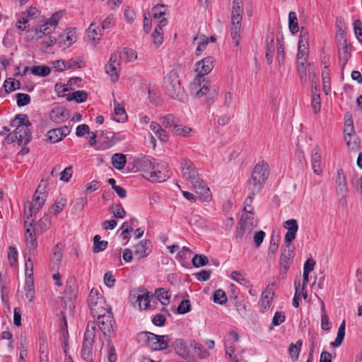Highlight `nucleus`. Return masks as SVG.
Wrapping results in <instances>:
<instances>
[{
  "mask_svg": "<svg viewBox=\"0 0 362 362\" xmlns=\"http://www.w3.org/2000/svg\"><path fill=\"white\" fill-rule=\"evenodd\" d=\"M103 30L99 26H96L95 23H92L88 28L87 35L95 45L99 42L103 36Z\"/></svg>",
  "mask_w": 362,
  "mask_h": 362,
  "instance_id": "obj_28",
  "label": "nucleus"
},
{
  "mask_svg": "<svg viewBox=\"0 0 362 362\" xmlns=\"http://www.w3.org/2000/svg\"><path fill=\"white\" fill-rule=\"evenodd\" d=\"M230 278L242 285H246L248 283V281L245 279V275L238 271L233 272L230 274Z\"/></svg>",
  "mask_w": 362,
  "mask_h": 362,
  "instance_id": "obj_60",
  "label": "nucleus"
},
{
  "mask_svg": "<svg viewBox=\"0 0 362 362\" xmlns=\"http://www.w3.org/2000/svg\"><path fill=\"white\" fill-rule=\"evenodd\" d=\"M139 165L141 169L148 175V179L151 182H161L170 177L167 172L160 170L158 165H156L148 158H143Z\"/></svg>",
  "mask_w": 362,
  "mask_h": 362,
  "instance_id": "obj_6",
  "label": "nucleus"
},
{
  "mask_svg": "<svg viewBox=\"0 0 362 362\" xmlns=\"http://www.w3.org/2000/svg\"><path fill=\"white\" fill-rule=\"evenodd\" d=\"M18 251L14 247H9L8 249V261L11 267H14L18 263Z\"/></svg>",
  "mask_w": 362,
  "mask_h": 362,
  "instance_id": "obj_44",
  "label": "nucleus"
},
{
  "mask_svg": "<svg viewBox=\"0 0 362 362\" xmlns=\"http://www.w3.org/2000/svg\"><path fill=\"white\" fill-rule=\"evenodd\" d=\"M30 125V122L26 115H16L11 123V126L15 127V129L7 136L8 142H17L18 145L28 144L32 137Z\"/></svg>",
  "mask_w": 362,
  "mask_h": 362,
  "instance_id": "obj_1",
  "label": "nucleus"
},
{
  "mask_svg": "<svg viewBox=\"0 0 362 362\" xmlns=\"http://www.w3.org/2000/svg\"><path fill=\"white\" fill-rule=\"evenodd\" d=\"M164 86L168 94L173 98L184 102L187 95L180 86L177 73L173 70L165 78Z\"/></svg>",
  "mask_w": 362,
  "mask_h": 362,
  "instance_id": "obj_5",
  "label": "nucleus"
},
{
  "mask_svg": "<svg viewBox=\"0 0 362 362\" xmlns=\"http://www.w3.org/2000/svg\"><path fill=\"white\" fill-rule=\"evenodd\" d=\"M115 116L114 119L117 122H124L127 118V115L124 108L120 106L119 104L115 102Z\"/></svg>",
  "mask_w": 362,
  "mask_h": 362,
  "instance_id": "obj_33",
  "label": "nucleus"
},
{
  "mask_svg": "<svg viewBox=\"0 0 362 362\" xmlns=\"http://www.w3.org/2000/svg\"><path fill=\"white\" fill-rule=\"evenodd\" d=\"M155 294L158 300L163 305H167L170 302L171 293L163 288H157Z\"/></svg>",
  "mask_w": 362,
  "mask_h": 362,
  "instance_id": "obj_30",
  "label": "nucleus"
},
{
  "mask_svg": "<svg viewBox=\"0 0 362 362\" xmlns=\"http://www.w3.org/2000/svg\"><path fill=\"white\" fill-rule=\"evenodd\" d=\"M116 133L113 132H102L100 136H99V140L101 141V144L98 146H95L96 150L107 149L114 145L115 136Z\"/></svg>",
  "mask_w": 362,
  "mask_h": 362,
  "instance_id": "obj_24",
  "label": "nucleus"
},
{
  "mask_svg": "<svg viewBox=\"0 0 362 362\" xmlns=\"http://www.w3.org/2000/svg\"><path fill=\"white\" fill-rule=\"evenodd\" d=\"M238 334L234 330L229 332L225 339V349L226 353L228 355L230 360L236 358V355L234 354L235 349L234 344L238 341Z\"/></svg>",
  "mask_w": 362,
  "mask_h": 362,
  "instance_id": "obj_19",
  "label": "nucleus"
},
{
  "mask_svg": "<svg viewBox=\"0 0 362 362\" xmlns=\"http://www.w3.org/2000/svg\"><path fill=\"white\" fill-rule=\"evenodd\" d=\"M175 349L177 354L182 356H185L188 354L187 346L182 339H177L175 341Z\"/></svg>",
  "mask_w": 362,
  "mask_h": 362,
  "instance_id": "obj_43",
  "label": "nucleus"
},
{
  "mask_svg": "<svg viewBox=\"0 0 362 362\" xmlns=\"http://www.w3.org/2000/svg\"><path fill=\"white\" fill-rule=\"evenodd\" d=\"M247 192H248L249 194L245 201V206H244V211H245V215H247V213L252 214V203L253 202V199H254L255 195L257 194H254L252 195L251 190H247Z\"/></svg>",
  "mask_w": 362,
  "mask_h": 362,
  "instance_id": "obj_57",
  "label": "nucleus"
},
{
  "mask_svg": "<svg viewBox=\"0 0 362 362\" xmlns=\"http://www.w3.org/2000/svg\"><path fill=\"white\" fill-rule=\"evenodd\" d=\"M88 303L93 316L101 315L102 313L107 312V310L111 309L97 288H92L90 290Z\"/></svg>",
  "mask_w": 362,
  "mask_h": 362,
  "instance_id": "obj_9",
  "label": "nucleus"
},
{
  "mask_svg": "<svg viewBox=\"0 0 362 362\" xmlns=\"http://www.w3.org/2000/svg\"><path fill=\"white\" fill-rule=\"evenodd\" d=\"M24 241L26 246V250L29 252L30 255L33 252L37 247L38 243L37 240V233H38L34 228V219L29 221V216L28 212H24Z\"/></svg>",
  "mask_w": 362,
  "mask_h": 362,
  "instance_id": "obj_7",
  "label": "nucleus"
},
{
  "mask_svg": "<svg viewBox=\"0 0 362 362\" xmlns=\"http://www.w3.org/2000/svg\"><path fill=\"white\" fill-rule=\"evenodd\" d=\"M60 134L61 133L59 132L58 128L51 129L47 132V139L51 143H57L62 140V136Z\"/></svg>",
  "mask_w": 362,
  "mask_h": 362,
  "instance_id": "obj_55",
  "label": "nucleus"
},
{
  "mask_svg": "<svg viewBox=\"0 0 362 362\" xmlns=\"http://www.w3.org/2000/svg\"><path fill=\"white\" fill-rule=\"evenodd\" d=\"M136 301L139 303V306L141 310L146 309L150 303V299L148 293L143 294V295H139L137 296Z\"/></svg>",
  "mask_w": 362,
  "mask_h": 362,
  "instance_id": "obj_56",
  "label": "nucleus"
},
{
  "mask_svg": "<svg viewBox=\"0 0 362 362\" xmlns=\"http://www.w3.org/2000/svg\"><path fill=\"white\" fill-rule=\"evenodd\" d=\"M309 66H311L310 64L305 65L303 62H300V65L298 67V72H299V76L300 82L303 84H305L308 81L307 78V74H308V69Z\"/></svg>",
  "mask_w": 362,
  "mask_h": 362,
  "instance_id": "obj_52",
  "label": "nucleus"
},
{
  "mask_svg": "<svg viewBox=\"0 0 362 362\" xmlns=\"http://www.w3.org/2000/svg\"><path fill=\"white\" fill-rule=\"evenodd\" d=\"M336 194L338 201L344 204L346 202V197L348 194L346 177L342 170H337L336 177Z\"/></svg>",
  "mask_w": 362,
  "mask_h": 362,
  "instance_id": "obj_13",
  "label": "nucleus"
},
{
  "mask_svg": "<svg viewBox=\"0 0 362 362\" xmlns=\"http://www.w3.org/2000/svg\"><path fill=\"white\" fill-rule=\"evenodd\" d=\"M23 14L28 17V19H29L30 22L32 19H35L40 17V11L37 7L30 6L28 11L23 13Z\"/></svg>",
  "mask_w": 362,
  "mask_h": 362,
  "instance_id": "obj_59",
  "label": "nucleus"
},
{
  "mask_svg": "<svg viewBox=\"0 0 362 362\" xmlns=\"http://www.w3.org/2000/svg\"><path fill=\"white\" fill-rule=\"evenodd\" d=\"M35 230L38 233H44L47 231L50 226V219L48 215H45L41 219H40L35 224Z\"/></svg>",
  "mask_w": 362,
  "mask_h": 362,
  "instance_id": "obj_34",
  "label": "nucleus"
},
{
  "mask_svg": "<svg viewBox=\"0 0 362 362\" xmlns=\"http://www.w3.org/2000/svg\"><path fill=\"white\" fill-rule=\"evenodd\" d=\"M98 318V326L104 336H109L113 331V314L111 309L101 315H95Z\"/></svg>",
  "mask_w": 362,
  "mask_h": 362,
  "instance_id": "obj_12",
  "label": "nucleus"
},
{
  "mask_svg": "<svg viewBox=\"0 0 362 362\" xmlns=\"http://www.w3.org/2000/svg\"><path fill=\"white\" fill-rule=\"evenodd\" d=\"M49 117L55 123H62L68 118V112L64 107H55L52 110Z\"/></svg>",
  "mask_w": 362,
  "mask_h": 362,
  "instance_id": "obj_26",
  "label": "nucleus"
},
{
  "mask_svg": "<svg viewBox=\"0 0 362 362\" xmlns=\"http://www.w3.org/2000/svg\"><path fill=\"white\" fill-rule=\"evenodd\" d=\"M63 14V11H57L49 18L47 19L43 24L40 25L39 27H36L34 30L36 39H42L45 36L52 33L58 25Z\"/></svg>",
  "mask_w": 362,
  "mask_h": 362,
  "instance_id": "obj_8",
  "label": "nucleus"
},
{
  "mask_svg": "<svg viewBox=\"0 0 362 362\" xmlns=\"http://www.w3.org/2000/svg\"><path fill=\"white\" fill-rule=\"evenodd\" d=\"M192 262L194 267H200L206 265L209 262V259L207 257L204 255H195Z\"/></svg>",
  "mask_w": 362,
  "mask_h": 362,
  "instance_id": "obj_48",
  "label": "nucleus"
},
{
  "mask_svg": "<svg viewBox=\"0 0 362 362\" xmlns=\"http://www.w3.org/2000/svg\"><path fill=\"white\" fill-rule=\"evenodd\" d=\"M308 54V45L298 43L297 58H298V60L299 61V63L303 62V64H305L307 62Z\"/></svg>",
  "mask_w": 362,
  "mask_h": 362,
  "instance_id": "obj_38",
  "label": "nucleus"
},
{
  "mask_svg": "<svg viewBox=\"0 0 362 362\" xmlns=\"http://www.w3.org/2000/svg\"><path fill=\"white\" fill-rule=\"evenodd\" d=\"M209 38L203 35H197L194 38V42H197V47L196 49L197 55H200L202 52L206 49V47L209 43Z\"/></svg>",
  "mask_w": 362,
  "mask_h": 362,
  "instance_id": "obj_32",
  "label": "nucleus"
},
{
  "mask_svg": "<svg viewBox=\"0 0 362 362\" xmlns=\"http://www.w3.org/2000/svg\"><path fill=\"white\" fill-rule=\"evenodd\" d=\"M294 257L293 247L291 244H284L281 248L280 265L285 272L288 270Z\"/></svg>",
  "mask_w": 362,
  "mask_h": 362,
  "instance_id": "obj_16",
  "label": "nucleus"
},
{
  "mask_svg": "<svg viewBox=\"0 0 362 362\" xmlns=\"http://www.w3.org/2000/svg\"><path fill=\"white\" fill-rule=\"evenodd\" d=\"M66 199L63 197L58 198L50 208V213H53L55 215L59 214L64 209V207L66 206Z\"/></svg>",
  "mask_w": 362,
  "mask_h": 362,
  "instance_id": "obj_40",
  "label": "nucleus"
},
{
  "mask_svg": "<svg viewBox=\"0 0 362 362\" xmlns=\"http://www.w3.org/2000/svg\"><path fill=\"white\" fill-rule=\"evenodd\" d=\"M160 121L163 127L165 128L173 127V129L177 124V121L172 114H169L166 116L162 117Z\"/></svg>",
  "mask_w": 362,
  "mask_h": 362,
  "instance_id": "obj_42",
  "label": "nucleus"
},
{
  "mask_svg": "<svg viewBox=\"0 0 362 362\" xmlns=\"http://www.w3.org/2000/svg\"><path fill=\"white\" fill-rule=\"evenodd\" d=\"M323 90L326 95L331 91L330 77L328 71L322 70V72Z\"/></svg>",
  "mask_w": 362,
  "mask_h": 362,
  "instance_id": "obj_49",
  "label": "nucleus"
},
{
  "mask_svg": "<svg viewBox=\"0 0 362 362\" xmlns=\"http://www.w3.org/2000/svg\"><path fill=\"white\" fill-rule=\"evenodd\" d=\"M96 326L95 322H89L83 335L81 356L87 362H93V346L95 342Z\"/></svg>",
  "mask_w": 362,
  "mask_h": 362,
  "instance_id": "obj_4",
  "label": "nucleus"
},
{
  "mask_svg": "<svg viewBox=\"0 0 362 362\" xmlns=\"http://www.w3.org/2000/svg\"><path fill=\"white\" fill-rule=\"evenodd\" d=\"M110 211L115 218H123L126 216V211L120 204H113Z\"/></svg>",
  "mask_w": 362,
  "mask_h": 362,
  "instance_id": "obj_45",
  "label": "nucleus"
},
{
  "mask_svg": "<svg viewBox=\"0 0 362 362\" xmlns=\"http://www.w3.org/2000/svg\"><path fill=\"white\" fill-rule=\"evenodd\" d=\"M288 28L292 34H296L299 31L297 15L295 12L291 11L288 13Z\"/></svg>",
  "mask_w": 362,
  "mask_h": 362,
  "instance_id": "obj_35",
  "label": "nucleus"
},
{
  "mask_svg": "<svg viewBox=\"0 0 362 362\" xmlns=\"http://www.w3.org/2000/svg\"><path fill=\"white\" fill-rule=\"evenodd\" d=\"M62 259V246L59 244H57L52 249V262L54 264L58 266Z\"/></svg>",
  "mask_w": 362,
  "mask_h": 362,
  "instance_id": "obj_41",
  "label": "nucleus"
},
{
  "mask_svg": "<svg viewBox=\"0 0 362 362\" xmlns=\"http://www.w3.org/2000/svg\"><path fill=\"white\" fill-rule=\"evenodd\" d=\"M16 99L19 107L25 106L30 102V97L27 93H17Z\"/></svg>",
  "mask_w": 362,
  "mask_h": 362,
  "instance_id": "obj_61",
  "label": "nucleus"
},
{
  "mask_svg": "<svg viewBox=\"0 0 362 362\" xmlns=\"http://www.w3.org/2000/svg\"><path fill=\"white\" fill-rule=\"evenodd\" d=\"M243 0H233L230 16V36L236 47L240 42L241 22L243 14Z\"/></svg>",
  "mask_w": 362,
  "mask_h": 362,
  "instance_id": "obj_3",
  "label": "nucleus"
},
{
  "mask_svg": "<svg viewBox=\"0 0 362 362\" xmlns=\"http://www.w3.org/2000/svg\"><path fill=\"white\" fill-rule=\"evenodd\" d=\"M344 132V140L348 148L351 150H356L360 146V141L356 134H351V132H354L353 126L346 128Z\"/></svg>",
  "mask_w": 362,
  "mask_h": 362,
  "instance_id": "obj_25",
  "label": "nucleus"
},
{
  "mask_svg": "<svg viewBox=\"0 0 362 362\" xmlns=\"http://www.w3.org/2000/svg\"><path fill=\"white\" fill-rule=\"evenodd\" d=\"M20 83L13 78L6 79L4 81V86L6 92L11 93L19 88Z\"/></svg>",
  "mask_w": 362,
  "mask_h": 362,
  "instance_id": "obj_53",
  "label": "nucleus"
},
{
  "mask_svg": "<svg viewBox=\"0 0 362 362\" xmlns=\"http://www.w3.org/2000/svg\"><path fill=\"white\" fill-rule=\"evenodd\" d=\"M269 175V165L264 160L256 164L247 182V190H251L252 195L259 194L264 186Z\"/></svg>",
  "mask_w": 362,
  "mask_h": 362,
  "instance_id": "obj_2",
  "label": "nucleus"
},
{
  "mask_svg": "<svg viewBox=\"0 0 362 362\" xmlns=\"http://www.w3.org/2000/svg\"><path fill=\"white\" fill-rule=\"evenodd\" d=\"M111 161L115 168L122 170L126 164V156L123 153H115L112 156Z\"/></svg>",
  "mask_w": 362,
  "mask_h": 362,
  "instance_id": "obj_31",
  "label": "nucleus"
},
{
  "mask_svg": "<svg viewBox=\"0 0 362 362\" xmlns=\"http://www.w3.org/2000/svg\"><path fill=\"white\" fill-rule=\"evenodd\" d=\"M120 66V61L117 54L113 53L105 66V72L110 76L112 82H116L119 79V69Z\"/></svg>",
  "mask_w": 362,
  "mask_h": 362,
  "instance_id": "obj_15",
  "label": "nucleus"
},
{
  "mask_svg": "<svg viewBox=\"0 0 362 362\" xmlns=\"http://www.w3.org/2000/svg\"><path fill=\"white\" fill-rule=\"evenodd\" d=\"M311 166L313 173L320 175L322 173V157L319 146H315L311 151Z\"/></svg>",
  "mask_w": 362,
  "mask_h": 362,
  "instance_id": "obj_21",
  "label": "nucleus"
},
{
  "mask_svg": "<svg viewBox=\"0 0 362 362\" xmlns=\"http://www.w3.org/2000/svg\"><path fill=\"white\" fill-rule=\"evenodd\" d=\"M312 107L315 113H318L320 111V96L319 93H315L312 95Z\"/></svg>",
  "mask_w": 362,
  "mask_h": 362,
  "instance_id": "obj_62",
  "label": "nucleus"
},
{
  "mask_svg": "<svg viewBox=\"0 0 362 362\" xmlns=\"http://www.w3.org/2000/svg\"><path fill=\"white\" fill-rule=\"evenodd\" d=\"M31 73L35 76H46L50 73V69L46 66H33L31 68Z\"/></svg>",
  "mask_w": 362,
  "mask_h": 362,
  "instance_id": "obj_47",
  "label": "nucleus"
},
{
  "mask_svg": "<svg viewBox=\"0 0 362 362\" xmlns=\"http://www.w3.org/2000/svg\"><path fill=\"white\" fill-rule=\"evenodd\" d=\"M340 40L339 42V59L341 68L344 69L351 57V46L347 43L345 34H339Z\"/></svg>",
  "mask_w": 362,
  "mask_h": 362,
  "instance_id": "obj_14",
  "label": "nucleus"
},
{
  "mask_svg": "<svg viewBox=\"0 0 362 362\" xmlns=\"http://www.w3.org/2000/svg\"><path fill=\"white\" fill-rule=\"evenodd\" d=\"M250 217L248 215H243L236 227L235 238L238 241L242 240L244 234L248 231L250 232L253 228V221L248 222Z\"/></svg>",
  "mask_w": 362,
  "mask_h": 362,
  "instance_id": "obj_17",
  "label": "nucleus"
},
{
  "mask_svg": "<svg viewBox=\"0 0 362 362\" xmlns=\"http://www.w3.org/2000/svg\"><path fill=\"white\" fill-rule=\"evenodd\" d=\"M87 204V199L85 197H80L75 199L73 204V209L75 211H82Z\"/></svg>",
  "mask_w": 362,
  "mask_h": 362,
  "instance_id": "obj_63",
  "label": "nucleus"
},
{
  "mask_svg": "<svg viewBox=\"0 0 362 362\" xmlns=\"http://www.w3.org/2000/svg\"><path fill=\"white\" fill-rule=\"evenodd\" d=\"M345 320H343L338 329L337 336L335 340L331 343L333 347H339L341 344L345 336Z\"/></svg>",
  "mask_w": 362,
  "mask_h": 362,
  "instance_id": "obj_36",
  "label": "nucleus"
},
{
  "mask_svg": "<svg viewBox=\"0 0 362 362\" xmlns=\"http://www.w3.org/2000/svg\"><path fill=\"white\" fill-rule=\"evenodd\" d=\"M47 195H40L38 194H34L33 202L31 204H29V214L28 216L32 217L35 216L38 211L44 205Z\"/></svg>",
  "mask_w": 362,
  "mask_h": 362,
  "instance_id": "obj_23",
  "label": "nucleus"
},
{
  "mask_svg": "<svg viewBox=\"0 0 362 362\" xmlns=\"http://www.w3.org/2000/svg\"><path fill=\"white\" fill-rule=\"evenodd\" d=\"M215 59L211 57H206L196 64L197 76L193 80L192 86L197 88L204 82V76L209 74L214 66Z\"/></svg>",
  "mask_w": 362,
  "mask_h": 362,
  "instance_id": "obj_10",
  "label": "nucleus"
},
{
  "mask_svg": "<svg viewBox=\"0 0 362 362\" xmlns=\"http://www.w3.org/2000/svg\"><path fill=\"white\" fill-rule=\"evenodd\" d=\"M76 39V31L74 29H67L59 37V45L64 49L69 47Z\"/></svg>",
  "mask_w": 362,
  "mask_h": 362,
  "instance_id": "obj_22",
  "label": "nucleus"
},
{
  "mask_svg": "<svg viewBox=\"0 0 362 362\" xmlns=\"http://www.w3.org/2000/svg\"><path fill=\"white\" fill-rule=\"evenodd\" d=\"M284 228L287 230L284 235V243L291 244L298 230V222L293 218L288 219L284 222Z\"/></svg>",
  "mask_w": 362,
  "mask_h": 362,
  "instance_id": "obj_18",
  "label": "nucleus"
},
{
  "mask_svg": "<svg viewBox=\"0 0 362 362\" xmlns=\"http://www.w3.org/2000/svg\"><path fill=\"white\" fill-rule=\"evenodd\" d=\"M354 29L356 38L362 42V22L360 20L354 22Z\"/></svg>",
  "mask_w": 362,
  "mask_h": 362,
  "instance_id": "obj_64",
  "label": "nucleus"
},
{
  "mask_svg": "<svg viewBox=\"0 0 362 362\" xmlns=\"http://www.w3.org/2000/svg\"><path fill=\"white\" fill-rule=\"evenodd\" d=\"M274 297V292L269 286L262 293L261 298L259 300L258 305L260 311L264 313L267 310L273 301Z\"/></svg>",
  "mask_w": 362,
  "mask_h": 362,
  "instance_id": "obj_20",
  "label": "nucleus"
},
{
  "mask_svg": "<svg viewBox=\"0 0 362 362\" xmlns=\"http://www.w3.org/2000/svg\"><path fill=\"white\" fill-rule=\"evenodd\" d=\"M150 243H147V241H141L139 243L136 245L134 250V255L139 259L146 257L148 255L150 250L148 248V245Z\"/></svg>",
  "mask_w": 362,
  "mask_h": 362,
  "instance_id": "obj_29",
  "label": "nucleus"
},
{
  "mask_svg": "<svg viewBox=\"0 0 362 362\" xmlns=\"http://www.w3.org/2000/svg\"><path fill=\"white\" fill-rule=\"evenodd\" d=\"M158 335L150 332H143L139 334V340L145 341L148 347L155 351L158 341Z\"/></svg>",
  "mask_w": 362,
  "mask_h": 362,
  "instance_id": "obj_27",
  "label": "nucleus"
},
{
  "mask_svg": "<svg viewBox=\"0 0 362 362\" xmlns=\"http://www.w3.org/2000/svg\"><path fill=\"white\" fill-rule=\"evenodd\" d=\"M158 339L156 351L164 350L168 347L170 339L168 335H158Z\"/></svg>",
  "mask_w": 362,
  "mask_h": 362,
  "instance_id": "obj_50",
  "label": "nucleus"
},
{
  "mask_svg": "<svg viewBox=\"0 0 362 362\" xmlns=\"http://www.w3.org/2000/svg\"><path fill=\"white\" fill-rule=\"evenodd\" d=\"M214 301L221 305L226 303L227 297L225 292L221 289L216 291L214 294Z\"/></svg>",
  "mask_w": 362,
  "mask_h": 362,
  "instance_id": "obj_58",
  "label": "nucleus"
},
{
  "mask_svg": "<svg viewBox=\"0 0 362 362\" xmlns=\"http://www.w3.org/2000/svg\"><path fill=\"white\" fill-rule=\"evenodd\" d=\"M182 177L194 188H197L199 182V175L193 163L187 158H182L180 163Z\"/></svg>",
  "mask_w": 362,
  "mask_h": 362,
  "instance_id": "obj_11",
  "label": "nucleus"
},
{
  "mask_svg": "<svg viewBox=\"0 0 362 362\" xmlns=\"http://www.w3.org/2000/svg\"><path fill=\"white\" fill-rule=\"evenodd\" d=\"M30 26L28 17L21 13L17 19L16 27L20 30H25Z\"/></svg>",
  "mask_w": 362,
  "mask_h": 362,
  "instance_id": "obj_51",
  "label": "nucleus"
},
{
  "mask_svg": "<svg viewBox=\"0 0 362 362\" xmlns=\"http://www.w3.org/2000/svg\"><path fill=\"white\" fill-rule=\"evenodd\" d=\"M303 344L302 340H298L296 343L291 344L288 349L289 355L293 361H296L298 359L301 346Z\"/></svg>",
  "mask_w": 362,
  "mask_h": 362,
  "instance_id": "obj_37",
  "label": "nucleus"
},
{
  "mask_svg": "<svg viewBox=\"0 0 362 362\" xmlns=\"http://www.w3.org/2000/svg\"><path fill=\"white\" fill-rule=\"evenodd\" d=\"M173 134L178 136H189L192 129L187 126L178 125L177 124L173 129Z\"/></svg>",
  "mask_w": 362,
  "mask_h": 362,
  "instance_id": "obj_46",
  "label": "nucleus"
},
{
  "mask_svg": "<svg viewBox=\"0 0 362 362\" xmlns=\"http://www.w3.org/2000/svg\"><path fill=\"white\" fill-rule=\"evenodd\" d=\"M88 94L84 90H77L68 95L67 99L69 100H75L77 103H83L86 100Z\"/></svg>",
  "mask_w": 362,
  "mask_h": 362,
  "instance_id": "obj_39",
  "label": "nucleus"
},
{
  "mask_svg": "<svg viewBox=\"0 0 362 362\" xmlns=\"http://www.w3.org/2000/svg\"><path fill=\"white\" fill-rule=\"evenodd\" d=\"M194 189H196L197 193L204 196L206 199L209 197V188L202 180H199V182L197 184V188Z\"/></svg>",
  "mask_w": 362,
  "mask_h": 362,
  "instance_id": "obj_54",
  "label": "nucleus"
}]
</instances>
